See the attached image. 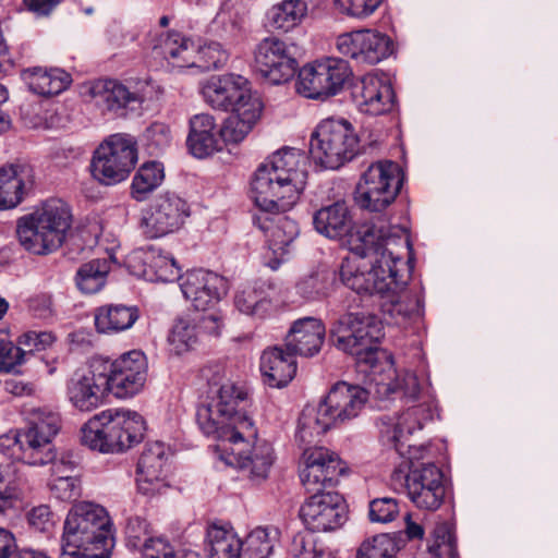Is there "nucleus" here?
Here are the masks:
<instances>
[{
  "instance_id": "nucleus-32",
  "label": "nucleus",
  "mask_w": 558,
  "mask_h": 558,
  "mask_svg": "<svg viewBox=\"0 0 558 558\" xmlns=\"http://www.w3.org/2000/svg\"><path fill=\"white\" fill-rule=\"evenodd\" d=\"M186 144L191 154L205 158L222 149L223 141L213 116L195 114L190 120V133Z\"/></svg>"
},
{
  "instance_id": "nucleus-39",
  "label": "nucleus",
  "mask_w": 558,
  "mask_h": 558,
  "mask_svg": "<svg viewBox=\"0 0 558 558\" xmlns=\"http://www.w3.org/2000/svg\"><path fill=\"white\" fill-rule=\"evenodd\" d=\"M208 558H242V539L233 527L211 524L206 532Z\"/></svg>"
},
{
  "instance_id": "nucleus-10",
  "label": "nucleus",
  "mask_w": 558,
  "mask_h": 558,
  "mask_svg": "<svg viewBox=\"0 0 558 558\" xmlns=\"http://www.w3.org/2000/svg\"><path fill=\"white\" fill-rule=\"evenodd\" d=\"M344 243L355 255L354 258L368 257L371 260L377 259L384 254L391 255L393 259H402L397 247L410 245L403 228L386 226L384 221L352 226L351 231L344 238Z\"/></svg>"
},
{
  "instance_id": "nucleus-6",
  "label": "nucleus",
  "mask_w": 558,
  "mask_h": 558,
  "mask_svg": "<svg viewBox=\"0 0 558 558\" xmlns=\"http://www.w3.org/2000/svg\"><path fill=\"white\" fill-rule=\"evenodd\" d=\"M145 422L135 411L107 409L90 417L82 427V444L102 453L122 452L138 444Z\"/></svg>"
},
{
  "instance_id": "nucleus-5",
  "label": "nucleus",
  "mask_w": 558,
  "mask_h": 558,
  "mask_svg": "<svg viewBox=\"0 0 558 558\" xmlns=\"http://www.w3.org/2000/svg\"><path fill=\"white\" fill-rule=\"evenodd\" d=\"M72 225L69 205L60 198H49L17 221L21 245L36 255L57 251Z\"/></svg>"
},
{
  "instance_id": "nucleus-3",
  "label": "nucleus",
  "mask_w": 558,
  "mask_h": 558,
  "mask_svg": "<svg viewBox=\"0 0 558 558\" xmlns=\"http://www.w3.org/2000/svg\"><path fill=\"white\" fill-rule=\"evenodd\" d=\"M61 428L58 412L49 409H34L29 413L25 429H13L0 436V452L13 460L28 465L53 463V473L60 474L62 468L72 469V463L54 462L53 438Z\"/></svg>"
},
{
  "instance_id": "nucleus-51",
  "label": "nucleus",
  "mask_w": 558,
  "mask_h": 558,
  "mask_svg": "<svg viewBox=\"0 0 558 558\" xmlns=\"http://www.w3.org/2000/svg\"><path fill=\"white\" fill-rule=\"evenodd\" d=\"M397 550V543L389 534H378L360 545L356 558H392Z\"/></svg>"
},
{
  "instance_id": "nucleus-41",
  "label": "nucleus",
  "mask_w": 558,
  "mask_h": 558,
  "mask_svg": "<svg viewBox=\"0 0 558 558\" xmlns=\"http://www.w3.org/2000/svg\"><path fill=\"white\" fill-rule=\"evenodd\" d=\"M28 169L22 165H8L0 168V210L16 207L24 194Z\"/></svg>"
},
{
  "instance_id": "nucleus-48",
  "label": "nucleus",
  "mask_w": 558,
  "mask_h": 558,
  "mask_svg": "<svg viewBox=\"0 0 558 558\" xmlns=\"http://www.w3.org/2000/svg\"><path fill=\"white\" fill-rule=\"evenodd\" d=\"M295 89L298 94L306 98L325 99L330 97L315 62L304 65L299 71Z\"/></svg>"
},
{
  "instance_id": "nucleus-17",
  "label": "nucleus",
  "mask_w": 558,
  "mask_h": 558,
  "mask_svg": "<svg viewBox=\"0 0 558 558\" xmlns=\"http://www.w3.org/2000/svg\"><path fill=\"white\" fill-rule=\"evenodd\" d=\"M254 63L260 75L275 85L291 80L298 69L291 47L276 36H268L256 45Z\"/></svg>"
},
{
  "instance_id": "nucleus-31",
  "label": "nucleus",
  "mask_w": 558,
  "mask_h": 558,
  "mask_svg": "<svg viewBox=\"0 0 558 558\" xmlns=\"http://www.w3.org/2000/svg\"><path fill=\"white\" fill-rule=\"evenodd\" d=\"M325 339V326L315 317L295 320L284 339V347L295 355L311 357L317 354Z\"/></svg>"
},
{
  "instance_id": "nucleus-61",
  "label": "nucleus",
  "mask_w": 558,
  "mask_h": 558,
  "mask_svg": "<svg viewBox=\"0 0 558 558\" xmlns=\"http://www.w3.org/2000/svg\"><path fill=\"white\" fill-rule=\"evenodd\" d=\"M381 3V0H335L336 7L348 15L366 17Z\"/></svg>"
},
{
  "instance_id": "nucleus-47",
  "label": "nucleus",
  "mask_w": 558,
  "mask_h": 558,
  "mask_svg": "<svg viewBox=\"0 0 558 558\" xmlns=\"http://www.w3.org/2000/svg\"><path fill=\"white\" fill-rule=\"evenodd\" d=\"M276 542V531L256 527L242 541V558H269Z\"/></svg>"
},
{
  "instance_id": "nucleus-58",
  "label": "nucleus",
  "mask_w": 558,
  "mask_h": 558,
  "mask_svg": "<svg viewBox=\"0 0 558 558\" xmlns=\"http://www.w3.org/2000/svg\"><path fill=\"white\" fill-rule=\"evenodd\" d=\"M244 16L234 4L226 2L217 13L215 23L223 27L230 35H236L243 25Z\"/></svg>"
},
{
  "instance_id": "nucleus-37",
  "label": "nucleus",
  "mask_w": 558,
  "mask_h": 558,
  "mask_svg": "<svg viewBox=\"0 0 558 558\" xmlns=\"http://www.w3.org/2000/svg\"><path fill=\"white\" fill-rule=\"evenodd\" d=\"M262 109V101H253L231 110V114L219 129V135L223 143L238 144L242 142L258 121Z\"/></svg>"
},
{
  "instance_id": "nucleus-2",
  "label": "nucleus",
  "mask_w": 558,
  "mask_h": 558,
  "mask_svg": "<svg viewBox=\"0 0 558 558\" xmlns=\"http://www.w3.org/2000/svg\"><path fill=\"white\" fill-rule=\"evenodd\" d=\"M209 387L208 400L196 411L199 429L217 440L234 435L253 436L255 423L247 412L248 389L227 377H213Z\"/></svg>"
},
{
  "instance_id": "nucleus-23",
  "label": "nucleus",
  "mask_w": 558,
  "mask_h": 558,
  "mask_svg": "<svg viewBox=\"0 0 558 558\" xmlns=\"http://www.w3.org/2000/svg\"><path fill=\"white\" fill-rule=\"evenodd\" d=\"M170 449L161 441L147 442L138 459L136 484L141 494L155 496L169 487Z\"/></svg>"
},
{
  "instance_id": "nucleus-55",
  "label": "nucleus",
  "mask_w": 558,
  "mask_h": 558,
  "mask_svg": "<svg viewBox=\"0 0 558 558\" xmlns=\"http://www.w3.org/2000/svg\"><path fill=\"white\" fill-rule=\"evenodd\" d=\"M148 527V523L143 518H130L125 527L128 545L144 553L145 546L157 539L150 536Z\"/></svg>"
},
{
  "instance_id": "nucleus-60",
  "label": "nucleus",
  "mask_w": 558,
  "mask_h": 558,
  "mask_svg": "<svg viewBox=\"0 0 558 558\" xmlns=\"http://www.w3.org/2000/svg\"><path fill=\"white\" fill-rule=\"evenodd\" d=\"M50 490L60 500H74L80 496V482L75 476L60 474L50 483Z\"/></svg>"
},
{
  "instance_id": "nucleus-43",
  "label": "nucleus",
  "mask_w": 558,
  "mask_h": 558,
  "mask_svg": "<svg viewBox=\"0 0 558 558\" xmlns=\"http://www.w3.org/2000/svg\"><path fill=\"white\" fill-rule=\"evenodd\" d=\"M234 306L239 312L256 318H265L274 310L272 300L265 290V283L248 284L234 295Z\"/></svg>"
},
{
  "instance_id": "nucleus-64",
  "label": "nucleus",
  "mask_w": 558,
  "mask_h": 558,
  "mask_svg": "<svg viewBox=\"0 0 558 558\" xmlns=\"http://www.w3.org/2000/svg\"><path fill=\"white\" fill-rule=\"evenodd\" d=\"M113 547H85L61 550L60 558H110Z\"/></svg>"
},
{
  "instance_id": "nucleus-25",
  "label": "nucleus",
  "mask_w": 558,
  "mask_h": 558,
  "mask_svg": "<svg viewBox=\"0 0 558 558\" xmlns=\"http://www.w3.org/2000/svg\"><path fill=\"white\" fill-rule=\"evenodd\" d=\"M180 289L196 311L214 307L227 293V281L216 272L193 269L180 277Z\"/></svg>"
},
{
  "instance_id": "nucleus-7",
  "label": "nucleus",
  "mask_w": 558,
  "mask_h": 558,
  "mask_svg": "<svg viewBox=\"0 0 558 558\" xmlns=\"http://www.w3.org/2000/svg\"><path fill=\"white\" fill-rule=\"evenodd\" d=\"M113 546L112 522L104 507L81 502L69 511L63 526L61 550Z\"/></svg>"
},
{
  "instance_id": "nucleus-53",
  "label": "nucleus",
  "mask_w": 558,
  "mask_h": 558,
  "mask_svg": "<svg viewBox=\"0 0 558 558\" xmlns=\"http://www.w3.org/2000/svg\"><path fill=\"white\" fill-rule=\"evenodd\" d=\"M229 59V52L216 41H210L204 46L196 48L194 66L203 70H217L222 68Z\"/></svg>"
},
{
  "instance_id": "nucleus-14",
  "label": "nucleus",
  "mask_w": 558,
  "mask_h": 558,
  "mask_svg": "<svg viewBox=\"0 0 558 558\" xmlns=\"http://www.w3.org/2000/svg\"><path fill=\"white\" fill-rule=\"evenodd\" d=\"M137 160L135 143L124 134L111 135L93 157L92 173L100 183L111 185L123 181Z\"/></svg>"
},
{
  "instance_id": "nucleus-49",
  "label": "nucleus",
  "mask_w": 558,
  "mask_h": 558,
  "mask_svg": "<svg viewBox=\"0 0 558 558\" xmlns=\"http://www.w3.org/2000/svg\"><path fill=\"white\" fill-rule=\"evenodd\" d=\"M331 279L327 270L313 271L296 283V292L306 301L322 300L328 294Z\"/></svg>"
},
{
  "instance_id": "nucleus-13",
  "label": "nucleus",
  "mask_w": 558,
  "mask_h": 558,
  "mask_svg": "<svg viewBox=\"0 0 558 558\" xmlns=\"http://www.w3.org/2000/svg\"><path fill=\"white\" fill-rule=\"evenodd\" d=\"M391 486L395 490L404 489L416 508L428 511L437 510L446 495L444 474L434 463L423 464L409 472L395 470Z\"/></svg>"
},
{
  "instance_id": "nucleus-56",
  "label": "nucleus",
  "mask_w": 558,
  "mask_h": 558,
  "mask_svg": "<svg viewBox=\"0 0 558 558\" xmlns=\"http://www.w3.org/2000/svg\"><path fill=\"white\" fill-rule=\"evenodd\" d=\"M399 512V505L395 498H376L369 502V519L372 522L389 523L398 517Z\"/></svg>"
},
{
  "instance_id": "nucleus-50",
  "label": "nucleus",
  "mask_w": 558,
  "mask_h": 558,
  "mask_svg": "<svg viewBox=\"0 0 558 558\" xmlns=\"http://www.w3.org/2000/svg\"><path fill=\"white\" fill-rule=\"evenodd\" d=\"M428 551L437 558H454L457 555L453 527L448 522H439L433 531V542Z\"/></svg>"
},
{
  "instance_id": "nucleus-8",
  "label": "nucleus",
  "mask_w": 558,
  "mask_h": 558,
  "mask_svg": "<svg viewBox=\"0 0 558 558\" xmlns=\"http://www.w3.org/2000/svg\"><path fill=\"white\" fill-rule=\"evenodd\" d=\"M359 138L344 120L326 119L312 133L310 154L325 169L337 170L357 154Z\"/></svg>"
},
{
  "instance_id": "nucleus-35",
  "label": "nucleus",
  "mask_w": 558,
  "mask_h": 558,
  "mask_svg": "<svg viewBox=\"0 0 558 558\" xmlns=\"http://www.w3.org/2000/svg\"><path fill=\"white\" fill-rule=\"evenodd\" d=\"M90 94L96 104L116 116H124L128 109L140 104L137 94L114 80H102L93 84Z\"/></svg>"
},
{
  "instance_id": "nucleus-62",
  "label": "nucleus",
  "mask_w": 558,
  "mask_h": 558,
  "mask_svg": "<svg viewBox=\"0 0 558 558\" xmlns=\"http://www.w3.org/2000/svg\"><path fill=\"white\" fill-rule=\"evenodd\" d=\"M56 340V337L49 331L29 330L20 336L17 343L22 345L26 353L41 351L49 348Z\"/></svg>"
},
{
  "instance_id": "nucleus-27",
  "label": "nucleus",
  "mask_w": 558,
  "mask_h": 558,
  "mask_svg": "<svg viewBox=\"0 0 558 558\" xmlns=\"http://www.w3.org/2000/svg\"><path fill=\"white\" fill-rule=\"evenodd\" d=\"M398 278L403 281L400 287L380 294L384 299L381 312L387 323L407 326L409 322L422 315V301L416 292L407 290L410 270L405 265L398 270Z\"/></svg>"
},
{
  "instance_id": "nucleus-21",
  "label": "nucleus",
  "mask_w": 558,
  "mask_h": 558,
  "mask_svg": "<svg viewBox=\"0 0 558 558\" xmlns=\"http://www.w3.org/2000/svg\"><path fill=\"white\" fill-rule=\"evenodd\" d=\"M107 363L109 391L117 398L126 399L138 393L147 378V360L144 353L133 350Z\"/></svg>"
},
{
  "instance_id": "nucleus-30",
  "label": "nucleus",
  "mask_w": 558,
  "mask_h": 558,
  "mask_svg": "<svg viewBox=\"0 0 558 558\" xmlns=\"http://www.w3.org/2000/svg\"><path fill=\"white\" fill-rule=\"evenodd\" d=\"M220 326V319L215 314L204 315L199 318L189 315L179 317L168 336L170 351L177 355L186 353L197 345L202 331L218 335Z\"/></svg>"
},
{
  "instance_id": "nucleus-12",
  "label": "nucleus",
  "mask_w": 558,
  "mask_h": 558,
  "mask_svg": "<svg viewBox=\"0 0 558 558\" xmlns=\"http://www.w3.org/2000/svg\"><path fill=\"white\" fill-rule=\"evenodd\" d=\"M401 168L391 160L368 166L355 189L356 204L369 211H381L396 199L401 189Z\"/></svg>"
},
{
  "instance_id": "nucleus-24",
  "label": "nucleus",
  "mask_w": 558,
  "mask_h": 558,
  "mask_svg": "<svg viewBox=\"0 0 558 558\" xmlns=\"http://www.w3.org/2000/svg\"><path fill=\"white\" fill-rule=\"evenodd\" d=\"M432 418V411L426 404L408 408L398 415H381L379 417V433L384 444L393 447L400 454H404L403 447L409 442L410 436L421 430L424 423Z\"/></svg>"
},
{
  "instance_id": "nucleus-44",
  "label": "nucleus",
  "mask_w": 558,
  "mask_h": 558,
  "mask_svg": "<svg viewBox=\"0 0 558 558\" xmlns=\"http://www.w3.org/2000/svg\"><path fill=\"white\" fill-rule=\"evenodd\" d=\"M315 64L330 96L337 95L352 75L348 61L340 58H325Z\"/></svg>"
},
{
  "instance_id": "nucleus-46",
  "label": "nucleus",
  "mask_w": 558,
  "mask_h": 558,
  "mask_svg": "<svg viewBox=\"0 0 558 558\" xmlns=\"http://www.w3.org/2000/svg\"><path fill=\"white\" fill-rule=\"evenodd\" d=\"M109 271L110 265L107 259L85 263L76 272V286L83 293H96L105 286Z\"/></svg>"
},
{
  "instance_id": "nucleus-33",
  "label": "nucleus",
  "mask_w": 558,
  "mask_h": 558,
  "mask_svg": "<svg viewBox=\"0 0 558 558\" xmlns=\"http://www.w3.org/2000/svg\"><path fill=\"white\" fill-rule=\"evenodd\" d=\"M153 50L175 69L192 68L196 64L194 43L175 31L159 34Z\"/></svg>"
},
{
  "instance_id": "nucleus-28",
  "label": "nucleus",
  "mask_w": 558,
  "mask_h": 558,
  "mask_svg": "<svg viewBox=\"0 0 558 558\" xmlns=\"http://www.w3.org/2000/svg\"><path fill=\"white\" fill-rule=\"evenodd\" d=\"M355 98L361 112L369 116L389 113L396 106V95L387 75L365 74L355 86Z\"/></svg>"
},
{
  "instance_id": "nucleus-16",
  "label": "nucleus",
  "mask_w": 558,
  "mask_h": 558,
  "mask_svg": "<svg viewBox=\"0 0 558 558\" xmlns=\"http://www.w3.org/2000/svg\"><path fill=\"white\" fill-rule=\"evenodd\" d=\"M107 363L93 361L86 369L74 373L68 383V398L71 404L82 412L99 408L109 391Z\"/></svg>"
},
{
  "instance_id": "nucleus-29",
  "label": "nucleus",
  "mask_w": 558,
  "mask_h": 558,
  "mask_svg": "<svg viewBox=\"0 0 558 558\" xmlns=\"http://www.w3.org/2000/svg\"><path fill=\"white\" fill-rule=\"evenodd\" d=\"M128 268L134 276L150 281L170 282L180 280V267L175 259L155 247L133 252L126 259Z\"/></svg>"
},
{
  "instance_id": "nucleus-26",
  "label": "nucleus",
  "mask_w": 558,
  "mask_h": 558,
  "mask_svg": "<svg viewBox=\"0 0 558 558\" xmlns=\"http://www.w3.org/2000/svg\"><path fill=\"white\" fill-rule=\"evenodd\" d=\"M303 458L300 477L308 493L324 492L323 488L333 486L342 473L339 457L327 448L307 449Z\"/></svg>"
},
{
  "instance_id": "nucleus-4",
  "label": "nucleus",
  "mask_w": 558,
  "mask_h": 558,
  "mask_svg": "<svg viewBox=\"0 0 558 558\" xmlns=\"http://www.w3.org/2000/svg\"><path fill=\"white\" fill-rule=\"evenodd\" d=\"M369 391L345 381L335 384L316 409H306L299 420L296 438L312 444L332 425L342 424L359 416L368 400Z\"/></svg>"
},
{
  "instance_id": "nucleus-20",
  "label": "nucleus",
  "mask_w": 558,
  "mask_h": 558,
  "mask_svg": "<svg viewBox=\"0 0 558 558\" xmlns=\"http://www.w3.org/2000/svg\"><path fill=\"white\" fill-rule=\"evenodd\" d=\"M202 95L207 105L222 111L260 101L259 97L252 93L248 81L233 73L208 78L202 86Z\"/></svg>"
},
{
  "instance_id": "nucleus-52",
  "label": "nucleus",
  "mask_w": 558,
  "mask_h": 558,
  "mask_svg": "<svg viewBox=\"0 0 558 558\" xmlns=\"http://www.w3.org/2000/svg\"><path fill=\"white\" fill-rule=\"evenodd\" d=\"M368 378L369 385L374 387V392L379 398H387L390 393L397 392L399 374L392 362L385 361L379 368L368 375Z\"/></svg>"
},
{
  "instance_id": "nucleus-63",
  "label": "nucleus",
  "mask_w": 558,
  "mask_h": 558,
  "mask_svg": "<svg viewBox=\"0 0 558 558\" xmlns=\"http://www.w3.org/2000/svg\"><path fill=\"white\" fill-rule=\"evenodd\" d=\"M27 518L29 525L38 532L47 533L54 526L53 514L46 505L33 508Z\"/></svg>"
},
{
  "instance_id": "nucleus-9",
  "label": "nucleus",
  "mask_w": 558,
  "mask_h": 558,
  "mask_svg": "<svg viewBox=\"0 0 558 558\" xmlns=\"http://www.w3.org/2000/svg\"><path fill=\"white\" fill-rule=\"evenodd\" d=\"M369 269H365L363 259L345 258L340 268L342 282L356 293L385 294L402 284L398 270L403 268L402 259H393L391 255L369 260Z\"/></svg>"
},
{
  "instance_id": "nucleus-22",
  "label": "nucleus",
  "mask_w": 558,
  "mask_h": 558,
  "mask_svg": "<svg viewBox=\"0 0 558 558\" xmlns=\"http://www.w3.org/2000/svg\"><path fill=\"white\" fill-rule=\"evenodd\" d=\"M339 53L359 63L376 64L392 52L391 39L377 31L359 29L338 36Z\"/></svg>"
},
{
  "instance_id": "nucleus-45",
  "label": "nucleus",
  "mask_w": 558,
  "mask_h": 558,
  "mask_svg": "<svg viewBox=\"0 0 558 558\" xmlns=\"http://www.w3.org/2000/svg\"><path fill=\"white\" fill-rule=\"evenodd\" d=\"M165 179L162 163L150 161L142 165L132 180V196L144 201Z\"/></svg>"
},
{
  "instance_id": "nucleus-54",
  "label": "nucleus",
  "mask_w": 558,
  "mask_h": 558,
  "mask_svg": "<svg viewBox=\"0 0 558 558\" xmlns=\"http://www.w3.org/2000/svg\"><path fill=\"white\" fill-rule=\"evenodd\" d=\"M170 128L161 122L151 123L144 133L146 148L150 155H159L171 144Z\"/></svg>"
},
{
  "instance_id": "nucleus-11",
  "label": "nucleus",
  "mask_w": 558,
  "mask_h": 558,
  "mask_svg": "<svg viewBox=\"0 0 558 558\" xmlns=\"http://www.w3.org/2000/svg\"><path fill=\"white\" fill-rule=\"evenodd\" d=\"M217 449L228 457H222L229 464H235L253 483H260L268 477L274 464V449L269 442L257 438V428L251 437H226L218 440Z\"/></svg>"
},
{
  "instance_id": "nucleus-59",
  "label": "nucleus",
  "mask_w": 558,
  "mask_h": 558,
  "mask_svg": "<svg viewBox=\"0 0 558 558\" xmlns=\"http://www.w3.org/2000/svg\"><path fill=\"white\" fill-rule=\"evenodd\" d=\"M377 344L374 345H361L359 348H352V350H343L355 356L357 367L361 372L369 375L373 371L379 368L384 362H379Z\"/></svg>"
},
{
  "instance_id": "nucleus-42",
  "label": "nucleus",
  "mask_w": 558,
  "mask_h": 558,
  "mask_svg": "<svg viewBox=\"0 0 558 558\" xmlns=\"http://www.w3.org/2000/svg\"><path fill=\"white\" fill-rule=\"evenodd\" d=\"M307 11L305 0H282L267 11V21L275 31L288 33L302 24Z\"/></svg>"
},
{
  "instance_id": "nucleus-18",
  "label": "nucleus",
  "mask_w": 558,
  "mask_h": 558,
  "mask_svg": "<svg viewBox=\"0 0 558 558\" xmlns=\"http://www.w3.org/2000/svg\"><path fill=\"white\" fill-rule=\"evenodd\" d=\"M305 526L313 532H329L341 527L348 519V506L336 492H315L300 509Z\"/></svg>"
},
{
  "instance_id": "nucleus-38",
  "label": "nucleus",
  "mask_w": 558,
  "mask_h": 558,
  "mask_svg": "<svg viewBox=\"0 0 558 558\" xmlns=\"http://www.w3.org/2000/svg\"><path fill=\"white\" fill-rule=\"evenodd\" d=\"M138 317L136 306L107 304L96 308L95 326L100 333H117L130 329Z\"/></svg>"
},
{
  "instance_id": "nucleus-40",
  "label": "nucleus",
  "mask_w": 558,
  "mask_h": 558,
  "mask_svg": "<svg viewBox=\"0 0 558 558\" xmlns=\"http://www.w3.org/2000/svg\"><path fill=\"white\" fill-rule=\"evenodd\" d=\"M23 77L29 89L41 96L58 95L65 90L72 80L71 75L61 69L33 68L24 71Z\"/></svg>"
},
{
  "instance_id": "nucleus-1",
  "label": "nucleus",
  "mask_w": 558,
  "mask_h": 558,
  "mask_svg": "<svg viewBox=\"0 0 558 558\" xmlns=\"http://www.w3.org/2000/svg\"><path fill=\"white\" fill-rule=\"evenodd\" d=\"M307 159L296 148L276 151L258 166L251 180V196L260 214L254 222L266 234L264 264L277 270L299 234L296 222L286 215L299 201L307 180Z\"/></svg>"
},
{
  "instance_id": "nucleus-57",
  "label": "nucleus",
  "mask_w": 558,
  "mask_h": 558,
  "mask_svg": "<svg viewBox=\"0 0 558 558\" xmlns=\"http://www.w3.org/2000/svg\"><path fill=\"white\" fill-rule=\"evenodd\" d=\"M26 351L19 344L15 347L13 342L0 341V372L11 373L16 366L25 361Z\"/></svg>"
},
{
  "instance_id": "nucleus-15",
  "label": "nucleus",
  "mask_w": 558,
  "mask_h": 558,
  "mask_svg": "<svg viewBox=\"0 0 558 558\" xmlns=\"http://www.w3.org/2000/svg\"><path fill=\"white\" fill-rule=\"evenodd\" d=\"M190 216L185 199L174 193L159 195L143 213L140 228L148 239H157L179 230Z\"/></svg>"
},
{
  "instance_id": "nucleus-19",
  "label": "nucleus",
  "mask_w": 558,
  "mask_h": 558,
  "mask_svg": "<svg viewBox=\"0 0 558 558\" xmlns=\"http://www.w3.org/2000/svg\"><path fill=\"white\" fill-rule=\"evenodd\" d=\"M336 347L340 350H352L361 345L377 344L384 337L380 319L367 312L345 313L331 328Z\"/></svg>"
},
{
  "instance_id": "nucleus-36",
  "label": "nucleus",
  "mask_w": 558,
  "mask_h": 558,
  "mask_svg": "<svg viewBox=\"0 0 558 558\" xmlns=\"http://www.w3.org/2000/svg\"><path fill=\"white\" fill-rule=\"evenodd\" d=\"M313 225L322 235L341 240L351 231L353 220L345 202L338 201L316 210L313 215Z\"/></svg>"
},
{
  "instance_id": "nucleus-34",
  "label": "nucleus",
  "mask_w": 558,
  "mask_h": 558,
  "mask_svg": "<svg viewBox=\"0 0 558 558\" xmlns=\"http://www.w3.org/2000/svg\"><path fill=\"white\" fill-rule=\"evenodd\" d=\"M295 354L281 347H274L263 352L260 371L264 381L274 388L287 386L295 376Z\"/></svg>"
}]
</instances>
